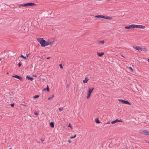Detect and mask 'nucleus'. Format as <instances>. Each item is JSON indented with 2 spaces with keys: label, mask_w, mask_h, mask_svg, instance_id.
Instances as JSON below:
<instances>
[{
  "label": "nucleus",
  "mask_w": 149,
  "mask_h": 149,
  "mask_svg": "<svg viewBox=\"0 0 149 149\" xmlns=\"http://www.w3.org/2000/svg\"><path fill=\"white\" fill-rule=\"evenodd\" d=\"M38 41L42 47L47 46V41H45L43 38H38L37 39Z\"/></svg>",
  "instance_id": "1"
},
{
  "label": "nucleus",
  "mask_w": 149,
  "mask_h": 149,
  "mask_svg": "<svg viewBox=\"0 0 149 149\" xmlns=\"http://www.w3.org/2000/svg\"><path fill=\"white\" fill-rule=\"evenodd\" d=\"M140 134L146 135H149V132L146 130H141L139 131Z\"/></svg>",
  "instance_id": "2"
},
{
  "label": "nucleus",
  "mask_w": 149,
  "mask_h": 149,
  "mask_svg": "<svg viewBox=\"0 0 149 149\" xmlns=\"http://www.w3.org/2000/svg\"><path fill=\"white\" fill-rule=\"evenodd\" d=\"M133 48L137 51H145L146 49L145 48H143L141 46H136L134 47Z\"/></svg>",
  "instance_id": "3"
},
{
  "label": "nucleus",
  "mask_w": 149,
  "mask_h": 149,
  "mask_svg": "<svg viewBox=\"0 0 149 149\" xmlns=\"http://www.w3.org/2000/svg\"><path fill=\"white\" fill-rule=\"evenodd\" d=\"M94 89V88H88V91L87 93V95L86 97L87 99H88L89 98L90 96L91 93L92 92Z\"/></svg>",
  "instance_id": "4"
},
{
  "label": "nucleus",
  "mask_w": 149,
  "mask_h": 149,
  "mask_svg": "<svg viewBox=\"0 0 149 149\" xmlns=\"http://www.w3.org/2000/svg\"><path fill=\"white\" fill-rule=\"evenodd\" d=\"M134 28H136L142 29H144L146 28L145 26L141 25H134Z\"/></svg>",
  "instance_id": "5"
},
{
  "label": "nucleus",
  "mask_w": 149,
  "mask_h": 149,
  "mask_svg": "<svg viewBox=\"0 0 149 149\" xmlns=\"http://www.w3.org/2000/svg\"><path fill=\"white\" fill-rule=\"evenodd\" d=\"M125 28L126 29H130L134 28V24H131L128 26H125Z\"/></svg>",
  "instance_id": "6"
},
{
  "label": "nucleus",
  "mask_w": 149,
  "mask_h": 149,
  "mask_svg": "<svg viewBox=\"0 0 149 149\" xmlns=\"http://www.w3.org/2000/svg\"><path fill=\"white\" fill-rule=\"evenodd\" d=\"M13 77H15L16 78L18 79L20 81H22V77H20L17 75H15L14 76H13Z\"/></svg>",
  "instance_id": "7"
},
{
  "label": "nucleus",
  "mask_w": 149,
  "mask_h": 149,
  "mask_svg": "<svg viewBox=\"0 0 149 149\" xmlns=\"http://www.w3.org/2000/svg\"><path fill=\"white\" fill-rule=\"evenodd\" d=\"M122 121L121 120L116 119L115 120H113L111 122V123L112 124H114L117 122H122Z\"/></svg>",
  "instance_id": "8"
},
{
  "label": "nucleus",
  "mask_w": 149,
  "mask_h": 149,
  "mask_svg": "<svg viewBox=\"0 0 149 149\" xmlns=\"http://www.w3.org/2000/svg\"><path fill=\"white\" fill-rule=\"evenodd\" d=\"M54 41L53 40L52 41H47V46L50 45H52L54 44Z\"/></svg>",
  "instance_id": "9"
},
{
  "label": "nucleus",
  "mask_w": 149,
  "mask_h": 149,
  "mask_svg": "<svg viewBox=\"0 0 149 149\" xmlns=\"http://www.w3.org/2000/svg\"><path fill=\"white\" fill-rule=\"evenodd\" d=\"M26 6H32L35 5V4L34 3H26Z\"/></svg>",
  "instance_id": "10"
},
{
  "label": "nucleus",
  "mask_w": 149,
  "mask_h": 149,
  "mask_svg": "<svg viewBox=\"0 0 149 149\" xmlns=\"http://www.w3.org/2000/svg\"><path fill=\"white\" fill-rule=\"evenodd\" d=\"M103 18L107 19L110 20H111L112 19V18L111 17H109V16L105 17V16H104V17H103Z\"/></svg>",
  "instance_id": "11"
},
{
  "label": "nucleus",
  "mask_w": 149,
  "mask_h": 149,
  "mask_svg": "<svg viewBox=\"0 0 149 149\" xmlns=\"http://www.w3.org/2000/svg\"><path fill=\"white\" fill-rule=\"evenodd\" d=\"M89 80V79L87 77H85V79L83 80V83H86Z\"/></svg>",
  "instance_id": "12"
},
{
  "label": "nucleus",
  "mask_w": 149,
  "mask_h": 149,
  "mask_svg": "<svg viewBox=\"0 0 149 149\" xmlns=\"http://www.w3.org/2000/svg\"><path fill=\"white\" fill-rule=\"evenodd\" d=\"M95 17L97 18H103V17H104V16L102 15H97L95 16Z\"/></svg>",
  "instance_id": "13"
},
{
  "label": "nucleus",
  "mask_w": 149,
  "mask_h": 149,
  "mask_svg": "<svg viewBox=\"0 0 149 149\" xmlns=\"http://www.w3.org/2000/svg\"><path fill=\"white\" fill-rule=\"evenodd\" d=\"M97 55L99 56H101L104 54V52H102L101 53L97 52Z\"/></svg>",
  "instance_id": "14"
},
{
  "label": "nucleus",
  "mask_w": 149,
  "mask_h": 149,
  "mask_svg": "<svg viewBox=\"0 0 149 149\" xmlns=\"http://www.w3.org/2000/svg\"><path fill=\"white\" fill-rule=\"evenodd\" d=\"M26 78L30 80L31 81H32L33 79V77H31L28 76L27 75L26 76Z\"/></svg>",
  "instance_id": "15"
},
{
  "label": "nucleus",
  "mask_w": 149,
  "mask_h": 149,
  "mask_svg": "<svg viewBox=\"0 0 149 149\" xmlns=\"http://www.w3.org/2000/svg\"><path fill=\"white\" fill-rule=\"evenodd\" d=\"M95 122L97 123H100V121L98 119V118H96L95 119Z\"/></svg>",
  "instance_id": "16"
},
{
  "label": "nucleus",
  "mask_w": 149,
  "mask_h": 149,
  "mask_svg": "<svg viewBox=\"0 0 149 149\" xmlns=\"http://www.w3.org/2000/svg\"><path fill=\"white\" fill-rule=\"evenodd\" d=\"M50 126L52 127H54V125L53 122H51L50 123Z\"/></svg>",
  "instance_id": "17"
},
{
  "label": "nucleus",
  "mask_w": 149,
  "mask_h": 149,
  "mask_svg": "<svg viewBox=\"0 0 149 149\" xmlns=\"http://www.w3.org/2000/svg\"><path fill=\"white\" fill-rule=\"evenodd\" d=\"M124 104H129V105L130 104V103L128 101H126H126L125 100V102H124Z\"/></svg>",
  "instance_id": "18"
},
{
  "label": "nucleus",
  "mask_w": 149,
  "mask_h": 149,
  "mask_svg": "<svg viewBox=\"0 0 149 149\" xmlns=\"http://www.w3.org/2000/svg\"><path fill=\"white\" fill-rule=\"evenodd\" d=\"M118 100L119 102H122L123 104L124 103L125 100H123L119 99H118Z\"/></svg>",
  "instance_id": "19"
},
{
  "label": "nucleus",
  "mask_w": 149,
  "mask_h": 149,
  "mask_svg": "<svg viewBox=\"0 0 149 149\" xmlns=\"http://www.w3.org/2000/svg\"><path fill=\"white\" fill-rule=\"evenodd\" d=\"M54 96V95H52L50 96L48 98V100H49L50 99H51Z\"/></svg>",
  "instance_id": "20"
},
{
  "label": "nucleus",
  "mask_w": 149,
  "mask_h": 149,
  "mask_svg": "<svg viewBox=\"0 0 149 149\" xmlns=\"http://www.w3.org/2000/svg\"><path fill=\"white\" fill-rule=\"evenodd\" d=\"M104 40H102V41H99L98 42V44H99L100 43L102 44H104Z\"/></svg>",
  "instance_id": "21"
},
{
  "label": "nucleus",
  "mask_w": 149,
  "mask_h": 149,
  "mask_svg": "<svg viewBox=\"0 0 149 149\" xmlns=\"http://www.w3.org/2000/svg\"><path fill=\"white\" fill-rule=\"evenodd\" d=\"M128 69L130 70V71L131 72H132L133 71V69L131 67H129L128 68Z\"/></svg>",
  "instance_id": "22"
},
{
  "label": "nucleus",
  "mask_w": 149,
  "mask_h": 149,
  "mask_svg": "<svg viewBox=\"0 0 149 149\" xmlns=\"http://www.w3.org/2000/svg\"><path fill=\"white\" fill-rule=\"evenodd\" d=\"M20 57L23 58L27 59V56H24L22 55H21Z\"/></svg>",
  "instance_id": "23"
},
{
  "label": "nucleus",
  "mask_w": 149,
  "mask_h": 149,
  "mask_svg": "<svg viewBox=\"0 0 149 149\" xmlns=\"http://www.w3.org/2000/svg\"><path fill=\"white\" fill-rule=\"evenodd\" d=\"M19 6H26V4L25 3V4H21Z\"/></svg>",
  "instance_id": "24"
},
{
  "label": "nucleus",
  "mask_w": 149,
  "mask_h": 149,
  "mask_svg": "<svg viewBox=\"0 0 149 149\" xmlns=\"http://www.w3.org/2000/svg\"><path fill=\"white\" fill-rule=\"evenodd\" d=\"M76 137V134H74V136H70V138L71 139H72L75 138Z\"/></svg>",
  "instance_id": "25"
},
{
  "label": "nucleus",
  "mask_w": 149,
  "mask_h": 149,
  "mask_svg": "<svg viewBox=\"0 0 149 149\" xmlns=\"http://www.w3.org/2000/svg\"><path fill=\"white\" fill-rule=\"evenodd\" d=\"M39 97V95H36L33 97V98H38Z\"/></svg>",
  "instance_id": "26"
},
{
  "label": "nucleus",
  "mask_w": 149,
  "mask_h": 149,
  "mask_svg": "<svg viewBox=\"0 0 149 149\" xmlns=\"http://www.w3.org/2000/svg\"><path fill=\"white\" fill-rule=\"evenodd\" d=\"M59 66L60 67V68L62 69H63V67L62 66V64H59Z\"/></svg>",
  "instance_id": "27"
},
{
  "label": "nucleus",
  "mask_w": 149,
  "mask_h": 149,
  "mask_svg": "<svg viewBox=\"0 0 149 149\" xmlns=\"http://www.w3.org/2000/svg\"><path fill=\"white\" fill-rule=\"evenodd\" d=\"M46 89V90L48 91L49 92V86H48V85H47V88Z\"/></svg>",
  "instance_id": "28"
},
{
  "label": "nucleus",
  "mask_w": 149,
  "mask_h": 149,
  "mask_svg": "<svg viewBox=\"0 0 149 149\" xmlns=\"http://www.w3.org/2000/svg\"><path fill=\"white\" fill-rule=\"evenodd\" d=\"M60 111H62L63 110V109L62 107H60L59 108Z\"/></svg>",
  "instance_id": "29"
},
{
  "label": "nucleus",
  "mask_w": 149,
  "mask_h": 149,
  "mask_svg": "<svg viewBox=\"0 0 149 149\" xmlns=\"http://www.w3.org/2000/svg\"><path fill=\"white\" fill-rule=\"evenodd\" d=\"M68 127H70L71 129H72V127L71 126V125H70V123H69V124H68Z\"/></svg>",
  "instance_id": "30"
},
{
  "label": "nucleus",
  "mask_w": 149,
  "mask_h": 149,
  "mask_svg": "<svg viewBox=\"0 0 149 149\" xmlns=\"http://www.w3.org/2000/svg\"><path fill=\"white\" fill-rule=\"evenodd\" d=\"M41 140L42 141H44V138H41Z\"/></svg>",
  "instance_id": "31"
},
{
  "label": "nucleus",
  "mask_w": 149,
  "mask_h": 149,
  "mask_svg": "<svg viewBox=\"0 0 149 149\" xmlns=\"http://www.w3.org/2000/svg\"><path fill=\"white\" fill-rule=\"evenodd\" d=\"M21 64L20 63H18L19 67H20L21 66Z\"/></svg>",
  "instance_id": "32"
},
{
  "label": "nucleus",
  "mask_w": 149,
  "mask_h": 149,
  "mask_svg": "<svg viewBox=\"0 0 149 149\" xmlns=\"http://www.w3.org/2000/svg\"><path fill=\"white\" fill-rule=\"evenodd\" d=\"M14 103H12V104H10V106L11 107H13L14 106Z\"/></svg>",
  "instance_id": "33"
},
{
  "label": "nucleus",
  "mask_w": 149,
  "mask_h": 149,
  "mask_svg": "<svg viewBox=\"0 0 149 149\" xmlns=\"http://www.w3.org/2000/svg\"><path fill=\"white\" fill-rule=\"evenodd\" d=\"M29 55V54H26V56H27V59L28 58Z\"/></svg>",
  "instance_id": "34"
},
{
  "label": "nucleus",
  "mask_w": 149,
  "mask_h": 149,
  "mask_svg": "<svg viewBox=\"0 0 149 149\" xmlns=\"http://www.w3.org/2000/svg\"><path fill=\"white\" fill-rule=\"evenodd\" d=\"M34 114L35 115H38V113L37 112H35L34 113Z\"/></svg>",
  "instance_id": "35"
},
{
  "label": "nucleus",
  "mask_w": 149,
  "mask_h": 149,
  "mask_svg": "<svg viewBox=\"0 0 149 149\" xmlns=\"http://www.w3.org/2000/svg\"><path fill=\"white\" fill-rule=\"evenodd\" d=\"M68 142H69V143H71V142H72V141H71L70 140H69L68 141Z\"/></svg>",
  "instance_id": "36"
},
{
  "label": "nucleus",
  "mask_w": 149,
  "mask_h": 149,
  "mask_svg": "<svg viewBox=\"0 0 149 149\" xmlns=\"http://www.w3.org/2000/svg\"><path fill=\"white\" fill-rule=\"evenodd\" d=\"M46 90V88H44V91H45V90Z\"/></svg>",
  "instance_id": "37"
},
{
  "label": "nucleus",
  "mask_w": 149,
  "mask_h": 149,
  "mask_svg": "<svg viewBox=\"0 0 149 149\" xmlns=\"http://www.w3.org/2000/svg\"><path fill=\"white\" fill-rule=\"evenodd\" d=\"M121 56L122 57H125L124 56H123V55H122Z\"/></svg>",
  "instance_id": "38"
},
{
  "label": "nucleus",
  "mask_w": 149,
  "mask_h": 149,
  "mask_svg": "<svg viewBox=\"0 0 149 149\" xmlns=\"http://www.w3.org/2000/svg\"><path fill=\"white\" fill-rule=\"evenodd\" d=\"M49 58H50L49 57H47V59H49Z\"/></svg>",
  "instance_id": "39"
},
{
  "label": "nucleus",
  "mask_w": 149,
  "mask_h": 149,
  "mask_svg": "<svg viewBox=\"0 0 149 149\" xmlns=\"http://www.w3.org/2000/svg\"><path fill=\"white\" fill-rule=\"evenodd\" d=\"M107 124H109L110 123V122H108L107 123Z\"/></svg>",
  "instance_id": "40"
},
{
  "label": "nucleus",
  "mask_w": 149,
  "mask_h": 149,
  "mask_svg": "<svg viewBox=\"0 0 149 149\" xmlns=\"http://www.w3.org/2000/svg\"><path fill=\"white\" fill-rule=\"evenodd\" d=\"M148 62H149V59H148Z\"/></svg>",
  "instance_id": "41"
},
{
  "label": "nucleus",
  "mask_w": 149,
  "mask_h": 149,
  "mask_svg": "<svg viewBox=\"0 0 149 149\" xmlns=\"http://www.w3.org/2000/svg\"><path fill=\"white\" fill-rule=\"evenodd\" d=\"M33 76L34 77H36V75H34Z\"/></svg>",
  "instance_id": "42"
},
{
  "label": "nucleus",
  "mask_w": 149,
  "mask_h": 149,
  "mask_svg": "<svg viewBox=\"0 0 149 149\" xmlns=\"http://www.w3.org/2000/svg\"><path fill=\"white\" fill-rule=\"evenodd\" d=\"M8 149H11V148H10Z\"/></svg>",
  "instance_id": "43"
},
{
  "label": "nucleus",
  "mask_w": 149,
  "mask_h": 149,
  "mask_svg": "<svg viewBox=\"0 0 149 149\" xmlns=\"http://www.w3.org/2000/svg\"><path fill=\"white\" fill-rule=\"evenodd\" d=\"M1 59H0V61H1Z\"/></svg>",
  "instance_id": "44"
},
{
  "label": "nucleus",
  "mask_w": 149,
  "mask_h": 149,
  "mask_svg": "<svg viewBox=\"0 0 149 149\" xmlns=\"http://www.w3.org/2000/svg\"><path fill=\"white\" fill-rule=\"evenodd\" d=\"M148 143H149V142Z\"/></svg>",
  "instance_id": "45"
}]
</instances>
